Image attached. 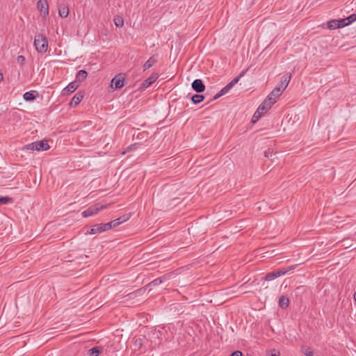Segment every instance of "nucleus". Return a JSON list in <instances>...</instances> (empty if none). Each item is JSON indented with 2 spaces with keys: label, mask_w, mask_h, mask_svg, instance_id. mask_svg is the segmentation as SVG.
Returning a JSON list of instances; mask_svg holds the SVG:
<instances>
[{
  "label": "nucleus",
  "mask_w": 356,
  "mask_h": 356,
  "mask_svg": "<svg viewBox=\"0 0 356 356\" xmlns=\"http://www.w3.org/2000/svg\"><path fill=\"white\" fill-rule=\"evenodd\" d=\"M263 115L261 113H257V110L255 111V113L253 115L252 122L253 123L256 122Z\"/></svg>",
  "instance_id": "nucleus-31"
},
{
  "label": "nucleus",
  "mask_w": 356,
  "mask_h": 356,
  "mask_svg": "<svg viewBox=\"0 0 356 356\" xmlns=\"http://www.w3.org/2000/svg\"><path fill=\"white\" fill-rule=\"evenodd\" d=\"M230 356H243V353L240 350H235L230 355Z\"/></svg>",
  "instance_id": "nucleus-36"
},
{
  "label": "nucleus",
  "mask_w": 356,
  "mask_h": 356,
  "mask_svg": "<svg viewBox=\"0 0 356 356\" xmlns=\"http://www.w3.org/2000/svg\"><path fill=\"white\" fill-rule=\"evenodd\" d=\"M37 8L40 11L42 17H46L49 15V6L47 0H38Z\"/></svg>",
  "instance_id": "nucleus-6"
},
{
  "label": "nucleus",
  "mask_w": 356,
  "mask_h": 356,
  "mask_svg": "<svg viewBox=\"0 0 356 356\" xmlns=\"http://www.w3.org/2000/svg\"><path fill=\"white\" fill-rule=\"evenodd\" d=\"M225 94H226V93H225V92L222 88L219 92H218L217 94H216L213 96V100H216V99H218L219 97H220L221 96L224 95Z\"/></svg>",
  "instance_id": "nucleus-34"
},
{
  "label": "nucleus",
  "mask_w": 356,
  "mask_h": 356,
  "mask_svg": "<svg viewBox=\"0 0 356 356\" xmlns=\"http://www.w3.org/2000/svg\"><path fill=\"white\" fill-rule=\"evenodd\" d=\"M168 275H165L162 277L156 278V279L154 280L153 281H152L148 284H147L145 287L147 289L149 286H158L160 284H161L163 282V280H166L168 278Z\"/></svg>",
  "instance_id": "nucleus-17"
},
{
  "label": "nucleus",
  "mask_w": 356,
  "mask_h": 356,
  "mask_svg": "<svg viewBox=\"0 0 356 356\" xmlns=\"http://www.w3.org/2000/svg\"><path fill=\"white\" fill-rule=\"evenodd\" d=\"M346 21H347V24L349 25L352 22H355L356 20V15L355 14H352L350 16H348V17H346Z\"/></svg>",
  "instance_id": "nucleus-32"
},
{
  "label": "nucleus",
  "mask_w": 356,
  "mask_h": 356,
  "mask_svg": "<svg viewBox=\"0 0 356 356\" xmlns=\"http://www.w3.org/2000/svg\"><path fill=\"white\" fill-rule=\"evenodd\" d=\"M13 202V198L8 196L0 197V205Z\"/></svg>",
  "instance_id": "nucleus-28"
},
{
  "label": "nucleus",
  "mask_w": 356,
  "mask_h": 356,
  "mask_svg": "<svg viewBox=\"0 0 356 356\" xmlns=\"http://www.w3.org/2000/svg\"><path fill=\"white\" fill-rule=\"evenodd\" d=\"M235 85L230 81L228 84H227L222 90L225 92V93L228 92L231 88H232Z\"/></svg>",
  "instance_id": "nucleus-33"
},
{
  "label": "nucleus",
  "mask_w": 356,
  "mask_h": 356,
  "mask_svg": "<svg viewBox=\"0 0 356 356\" xmlns=\"http://www.w3.org/2000/svg\"><path fill=\"white\" fill-rule=\"evenodd\" d=\"M191 87L193 90L197 93H201L204 91L205 86L201 79H195L193 81Z\"/></svg>",
  "instance_id": "nucleus-9"
},
{
  "label": "nucleus",
  "mask_w": 356,
  "mask_h": 356,
  "mask_svg": "<svg viewBox=\"0 0 356 356\" xmlns=\"http://www.w3.org/2000/svg\"><path fill=\"white\" fill-rule=\"evenodd\" d=\"M248 69L243 70L236 77H235L232 81H231L234 85H236L241 77H243L245 74L247 72Z\"/></svg>",
  "instance_id": "nucleus-29"
},
{
  "label": "nucleus",
  "mask_w": 356,
  "mask_h": 356,
  "mask_svg": "<svg viewBox=\"0 0 356 356\" xmlns=\"http://www.w3.org/2000/svg\"><path fill=\"white\" fill-rule=\"evenodd\" d=\"M134 340L135 350H139L143 345V339L142 338H134Z\"/></svg>",
  "instance_id": "nucleus-24"
},
{
  "label": "nucleus",
  "mask_w": 356,
  "mask_h": 356,
  "mask_svg": "<svg viewBox=\"0 0 356 356\" xmlns=\"http://www.w3.org/2000/svg\"><path fill=\"white\" fill-rule=\"evenodd\" d=\"M302 352L307 356H313L314 355L312 349L307 346L302 347Z\"/></svg>",
  "instance_id": "nucleus-26"
},
{
  "label": "nucleus",
  "mask_w": 356,
  "mask_h": 356,
  "mask_svg": "<svg viewBox=\"0 0 356 356\" xmlns=\"http://www.w3.org/2000/svg\"><path fill=\"white\" fill-rule=\"evenodd\" d=\"M106 207V205H99V204L91 206V207H88L86 210H85L82 212V216L84 218H87L89 216H93L95 214H97L99 211H102V209H105Z\"/></svg>",
  "instance_id": "nucleus-5"
},
{
  "label": "nucleus",
  "mask_w": 356,
  "mask_h": 356,
  "mask_svg": "<svg viewBox=\"0 0 356 356\" xmlns=\"http://www.w3.org/2000/svg\"><path fill=\"white\" fill-rule=\"evenodd\" d=\"M124 78L121 74L115 76L111 81V86L114 85L115 89H120L124 85Z\"/></svg>",
  "instance_id": "nucleus-10"
},
{
  "label": "nucleus",
  "mask_w": 356,
  "mask_h": 356,
  "mask_svg": "<svg viewBox=\"0 0 356 356\" xmlns=\"http://www.w3.org/2000/svg\"><path fill=\"white\" fill-rule=\"evenodd\" d=\"M271 356H279L277 354H272Z\"/></svg>",
  "instance_id": "nucleus-41"
},
{
  "label": "nucleus",
  "mask_w": 356,
  "mask_h": 356,
  "mask_svg": "<svg viewBox=\"0 0 356 356\" xmlns=\"http://www.w3.org/2000/svg\"><path fill=\"white\" fill-rule=\"evenodd\" d=\"M191 99L194 104H197L204 99V96L202 95L195 94L191 97Z\"/></svg>",
  "instance_id": "nucleus-22"
},
{
  "label": "nucleus",
  "mask_w": 356,
  "mask_h": 356,
  "mask_svg": "<svg viewBox=\"0 0 356 356\" xmlns=\"http://www.w3.org/2000/svg\"><path fill=\"white\" fill-rule=\"evenodd\" d=\"M273 152L270 151V149H268V151H265L264 152V156L265 157H267V158H270L273 156Z\"/></svg>",
  "instance_id": "nucleus-37"
},
{
  "label": "nucleus",
  "mask_w": 356,
  "mask_h": 356,
  "mask_svg": "<svg viewBox=\"0 0 356 356\" xmlns=\"http://www.w3.org/2000/svg\"><path fill=\"white\" fill-rule=\"evenodd\" d=\"M35 91H29L24 94L23 97L26 101H33L36 98V95H35Z\"/></svg>",
  "instance_id": "nucleus-21"
},
{
  "label": "nucleus",
  "mask_w": 356,
  "mask_h": 356,
  "mask_svg": "<svg viewBox=\"0 0 356 356\" xmlns=\"http://www.w3.org/2000/svg\"><path fill=\"white\" fill-rule=\"evenodd\" d=\"M327 28L329 29H339V26H337V22L336 19H332V20L329 21L327 23Z\"/></svg>",
  "instance_id": "nucleus-27"
},
{
  "label": "nucleus",
  "mask_w": 356,
  "mask_h": 356,
  "mask_svg": "<svg viewBox=\"0 0 356 356\" xmlns=\"http://www.w3.org/2000/svg\"><path fill=\"white\" fill-rule=\"evenodd\" d=\"M289 299L285 296H282L279 298V306L282 309H286L289 307Z\"/></svg>",
  "instance_id": "nucleus-19"
},
{
  "label": "nucleus",
  "mask_w": 356,
  "mask_h": 356,
  "mask_svg": "<svg viewBox=\"0 0 356 356\" xmlns=\"http://www.w3.org/2000/svg\"><path fill=\"white\" fill-rule=\"evenodd\" d=\"M354 300L356 301V291L354 293Z\"/></svg>",
  "instance_id": "nucleus-40"
},
{
  "label": "nucleus",
  "mask_w": 356,
  "mask_h": 356,
  "mask_svg": "<svg viewBox=\"0 0 356 356\" xmlns=\"http://www.w3.org/2000/svg\"><path fill=\"white\" fill-rule=\"evenodd\" d=\"M296 266L297 265H293V266H291L287 268H282L278 269L277 270L273 271L271 273H268L265 275L264 280L265 281L273 280L275 278H277L281 275H284L286 273H288L292 270H294L296 268Z\"/></svg>",
  "instance_id": "nucleus-3"
},
{
  "label": "nucleus",
  "mask_w": 356,
  "mask_h": 356,
  "mask_svg": "<svg viewBox=\"0 0 356 356\" xmlns=\"http://www.w3.org/2000/svg\"><path fill=\"white\" fill-rule=\"evenodd\" d=\"M88 76V72L86 70H79L76 75L75 82L78 84L83 81Z\"/></svg>",
  "instance_id": "nucleus-16"
},
{
  "label": "nucleus",
  "mask_w": 356,
  "mask_h": 356,
  "mask_svg": "<svg viewBox=\"0 0 356 356\" xmlns=\"http://www.w3.org/2000/svg\"><path fill=\"white\" fill-rule=\"evenodd\" d=\"M84 97V92L79 91L77 92L74 96L72 97L71 102H70V107H74L77 106L83 99Z\"/></svg>",
  "instance_id": "nucleus-11"
},
{
  "label": "nucleus",
  "mask_w": 356,
  "mask_h": 356,
  "mask_svg": "<svg viewBox=\"0 0 356 356\" xmlns=\"http://www.w3.org/2000/svg\"><path fill=\"white\" fill-rule=\"evenodd\" d=\"M336 20H337V26H339V28H343V27L348 25L347 24V21H346V18L339 19H336Z\"/></svg>",
  "instance_id": "nucleus-30"
},
{
  "label": "nucleus",
  "mask_w": 356,
  "mask_h": 356,
  "mask_svg": "<svg viewBox=\"0 0 356 356\" xmlns=\"http://www.w3.org/2000/svg\"><path fill=\"white\" fill-rule=\"evenodd\" d=\"M282 93V90L281 88L276 87L275 88L272 92L268 95L266 99H270V104H274L276 102L277 98H278Z\"/></svg>",
  "instance_id": "nucleus-7"
},
{
  "label": "nucleus",
  "mask_w": 356,
  "mask_h": 356,
  "mask_svg": "<svg viewBox=\"0 0 356 356\" xmlns=\"http://www.w3.org/2000/svg\"><path fill=\"white\" fill-rule=\"evenodd\" d=\"M3 74L0 72V82L3 80Z\"/></svg>",
  "instance_id": "nucleus-39"
},
{
  "label": "nucleus",
  "mask_w": 356,
  "mask_h": 356,
  "mask_svg": "<svg viewBox=\"0 0 356 356\" xmlns=\"http://www.w3.org/2000/svg\"><path fill=\"white\" fill-rule=\"evenodd\" d=\"M102 353V348L95 346L88 350V355L89 356H98Z\"/></svg>",
  "instance_id": "nucleus-20"
},
{
  "label": "nucleus",
  "mask_w": 356,
  "mask_h": 356,
  "mask_svg": "<svg viewBox=\"0 0 356 356\" xmlns=\"http://www.w3.org/2000/svg\"><path fill=\"white\" fill-rule=\"evenodd\" d=\"M136 144L129 145V147H127L126 152H131L134 149H136Z\"/></svg>",
  "instance_id": "nucleus-38"
},
{
  "label": "nucleus",
  "mask_w": 356,
  "mask_h": 356,
  "mask_svg": "<svg viewBox=\"0 0 356 356\" xmlns=\"http://www.w3.org/2000/svg\"><path fill=\"white\" fill-rule=\"evenodd\" d=\"M157 59L156 56L154 55L151 56L143 65V70H146L150 67H152L155 63H156Z\"/></svg>",
  "instance_id": "nucleus-18"
},
{
  "label": "nucleus",
  "mask_w": 356,
  "mask_h": 356,
  "mask_svg": "<svg viewBox=\"0 0 356 356\" xmlns=\"http://www.w3.org/2000/svg\"><path fill=\"white\" fill-rule=\"evenodd\" d=\"M146 292V288L142 287L140 289H137L136 291L131 292L129 294H127L126 296H124V298L126 300L128 299H134L135 298L138 297V296L143 295Z\"/></svg>",
  "instance_id": "nucleus-14"
},
{
  "label": "nucleus",
  "mask_w": 356,
  "mask_h": 356,
  "mask_svg": "<svg viewBox=\"0 0 356 356\" xmlns=\"http://www.w3.org/2000/svg\"><path fill=\"white\" fill-rule=\"evenodd\" d=\"M58 14L63 18L67 17L69 15V8L66 6L60 7Z\"/></svg>",
  "instance_id": "nucleus-23"
},
{
  "label": "nucleus",
  "mask_w": 356,
  "mask_h": 356,
  "mask_svg": "<svg viewBox=\"0 0 356 356\" xmlns=\"http://www.w3.org/2000/svg\"><path fill=\"white\" fill-rule=\"evenodd\" d=\"M159 75L158 73L154 72L151 74L149 77L143 81V82L140 85V89H145L154 83L156 79L159 78Z\"/></svg>",
  "instance_id": "nucleus-8"
},
{
  "label": "nucleus",
  "mask_w": 356,
  "mask_h": 356,
  "mask_svg": "<svg viewBox=\"0 0 356 356\" xmlns=\"http://www.w3.org/2000/svg\"><path fill=\"white\" fill-rule=\"evenodd\" d=\"M25 61V58L23 56H18L17 58V62L20 64L23 65Z\"/></svg>",
  "instance_id": "nucleus-35"
},
{
  "label": "nucleus",
  "mask_w": 356,
  "mask_h": 356,
  "mask_svg": "<svg viewBox=\"0 0 356 356\" xmlns=\"http://www.w3.org/2000/svg\"><path fill=\"white\" fill-rule=\"evenodd\" d=\"M291 79V75L289 73L285 74L284 76H282L280 84V88H281V90H282V92L287 87L290 80Z\"/></svg>",
  "instance_id": "nucleus-15"
},
{
  "label": "nucleus",
  "mask_w": 356,
  "mask_h": 356,
  "mask_svg": "<svg viewBox=\"0 0 356 356\" xmlns=\"http://www.w3.org/2000/svg\"><path fill=\"white\" fill-rule=\"evenodd\" d=\"M34 45L36 50L40 53H45L48 47L47 38L42 34H37L34 38Z\"/></svg>",
  "instance_id": "nucleus-2"
},
{
  "label": "nucleus",
  "mask_w": 356,
  "mask_h": 356,
  "mask_svg": "<svg viewBox=\"0 0 356 356\" xmlns=\"http://www.w3.org/2000/svg\"><path fill=\"white\" fill-rule=\"evenodd\" d=\"M114 23L117 27H122L124 25V19L121 16H117L114 18Z\"/></svg>",
  "instance_id": "nucleus-25"
},
{
  "label": "nucleus",
  "mask_w": 356,
  "mask_h": 356,
  "mask_svg": "<svg viewBox=\"0 0 356 356\" xmlns=\"http://www.w3.org/2000/svg\"><path fill=\"white\" fill-rule=\"evenodd\" d=\"M129 219V216L124 215L120 218L105 224H97L92 227L90 231L87 232L90 234L102 233L104 231L109 230L113 227H116Z\"/></svg>",
  "instance_id": "nucleus-1"
},
{
  "label": "nucleus",
  "mask_w": 356,
  "mask_h": 356,
  "mask_svg": "<svg viewBox=\"0 0 356 356\" xmlns=\"http://www.w3.org/2000/svg\"><path fill=\"white\" fill-rule=\"evenodd\" d=\"M78 87H79V84L76 82H75V81L71 82L70 83L68 84L67 86H66L63 90L62 94L63 95H69V94L74 92L77 89Z\"/></svg>",
  "instance_id": "nucleus-13"
},
{
  "label": "nucleus",
  "mask_w": 356,
  "mask_h": 356,
  "mask_svg": "<svg viewBox=\"0 0 356 356\" xmlns=\"http://www.w3.org/2000/svg\"><path fill=\"white\" fill-rule=\"evenodd\" d=\"M50 148L47 140L35 141L26 145V149L36 151H46Z\"/></svg>",
  "instance_id": "nucleus-4"
},
{
  "label": "nucleus",
  "mask_w": 356,
  "mask_h": 356,
  "mask_svg": "<svg viewBox=\"0 0 356 356\" xmlns=\"http://www.w3.org/2000/svg\"><path fill=\"white\" fill-rule=\"evenodd\" d=\"M270 99H266L257 108V113H261L263 115L266 113L273 105L272 104H270L269 102Z\"/></svg>",
  "instance_id": "nucleus-12"
}]
</instances>
